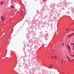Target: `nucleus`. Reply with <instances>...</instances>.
Instances as JSON below:
<instances>
[{"label":"nucleus","mask_w":74,"mask_h":74,"mask_svg":"<svg viewBox=\"0 0 74 74\" xmlns=\"http://www.w3.org/2000/svg\"><path fill=\"white\" fill-rule=\"evenodd\" d=\"M74 35V33H73L72 34L70 35H68V37H69V38H70V37H71V36H73V35Z\"/></svg>","instance_id":"obj_1"},{"label":"nucleus","mask_w":74,"mask_h":74,"mask_svg":"<svg viewBox=\"0 0 74 74\" xmlns=\"http://www.w3.org/2000/svg\"><path fill=\"white\" fill-rule=\"evenodd\" d=\"M59 18L56 19V21H57V27H58V21H59Z\"/></svg>","instance_id":"obj_2"},{"label":"nucleus","mask_w":74,"mask_h":74,"mask_svg":"<svg viewBox=\"0 0 74 74\" xmlns=\"http://www.w3.org/2000/svg\"><path fill=\"white\" fill-rule=\"evenodd\" d=\"M59 15H60V14H59V13H58L57 14V18L56 19H57V18H58V17H59Z\"/></svg>","instance_id":"obj_3"},{"label":"nucleus","mask_w":74,"mask_h":74,"mask_svg":"<svg viewBox=\"0 0 74 74\" xmlns=\"http://www.w3.org/2000/svg\"><path fill=\"white\" fill-rule=\"evenodd\" d=\"M1 18L2 21H4V18L3 17V16H1Z\"/></svg>","instance_id":"obj_4"},{"label":"nucleus","mask_w":74,"mask_h":74,"mask_svg":"<svg viewBox=\"0 0 74 74\" xmlns=\"http://www.w3.org/2000/svg\"><path fill=\"white\" fill-rule=\"evenodd\" d=\"M66 58H67L69 60V62H71L72 61V60H70V59H69V58H68V57H66Z\"/></svg>","instance_id":"obj_5"},{"label":"nucleus","mask_w":74,"mask_h":74,"mask_svg":"<svg viewBox=\"0 0 74 74\" xmlns=\"http://www.w3.org/2000/svg\"><path fill=\"white\" fill-rule=\"evenodd\" d=\"M67 47L69 49H70V47L69 46V45H67Z\"/></svg>","instance_id":"obj_6"},{"label":"nucleus","mask_w":74,"mask_h":74,"mask_svg":"<svg viewBox=\"0 0 74 74\" xmlns=\"http://www.w3.org/2000/svg\"><path fill=\"white\" fill-rule=\"evenodd\" d=\"M55 49V48L54 47V45H53V51H54Z\"/></svg>","instance_id":"obj_7"},{"label":"nucleus","mask_w":74,"mask_h":74,"mask_svg":"<svg viewBox=\"0 0 74 74\" xmlns=\"http://www.w3.org/2000/svg\"><path fill=\"white\" fill-rule=\"evenodd\" d=\"M3 3H4V2L3 1H2L1 2V5H3Z\"/></svg>","instance_id":"obj_8"},{"label":"nucleus","mask_w":74,"mask_h":74,"mask_svg":"<svg viewBox=\"0 0 74 74\" xmlns=\"http://www.w3.org/2000/svg\"><path fill=\"white\" fill-rule=\"evenodd\" d=\"M70 56H72L73 57H74V55H71V54H70Z\"/></svg>","instance_id":"obj_9"},{"label":"nucleus","mask_w":74,"mask_h":74,"mask_svg":"<svg viewBox=\"0 0 74 74\" xmlns=\"http://www.w3.org/2000/svg\"><path fill=\"white\" fill-rule=\"evenodd\" d=\"M57 34H56L57 35H58L59 34V32H57Z\"/></svg>","instance_id":"obj_10"},{"label":"nucleus","mask_w":74,"mask_h":74,"mask_svg":"<svg viewBox=\"0 0 74 74\" xmlns=\"http://www.w3.org/2000/svg\"><path fill=\"white\" fill-rule=\"evenodd\" d=\"M11 7L12 8H14L13 7V6H12V5H11Z\"/></svg>","instance_id":"obj_11"},{"label":"nucleus","mask_w":74,"mask_h":74,"mask_svg":"<svg viewBox=\"0 0 74 74\" xmlns=\"http://www.w3.org/2000/svg\"><path fill=\"white\" fill-rule=\"evenodd\" d=\"M51 66H52V65H51L50 66H49V67H51Z\"/></svg>","instance_id":"obj_12"},{"label":"nucleus","mask_w":74,"mask_h":74,"mask_svg":"<svg viewBox=\"0 0 74 74\" xmlns=\"http://www.w3.org/2000/svg\"><path fill=\"white\" fill-rule=\"evenodd\" d=\"M64 43H62V46H64Z\"/></svg>","instance_id":"obj_13"},{"label":"nucleus","mask_w":74,"mask_h":74,"mask_svg":"<svg viewBox=\"0 0 74 74\" xmlns=\"http://www.w3.org/2000/svg\"><path fill=\"white\" fill-rule=\"evenodd\" d=\"M69 50L70 52H71V50H70V49H69Z\"/></svg>","instance_id":"obj_14"},{"label":"nucleus","mask_w":74,"mask_h":74,"mask_svg":"<svg viewBox=\"0 0 74 74\" xmlns=\"http://www.w3.org/2000/svg\"><path fill=\"white\" fill-rule=\"evenodd\" d=\"M51 58L52 59H53V56H52L51 57Z\"/></svg>","instance_id":"obj_15"},{"label":"nucleus","mask_w":74,"mask_h":74,"mask_svg":"<svg viewBox=\"0 0 74 74\" xmlns=\"http://www.w3.org/2000/svg\"><path fill=\"white\" fill-rule=\"evenodd\" d=\"M71 45H74V43H71Z\"/></svg>","instance_id":"obj_16"},{"label":"nucleus","mask_w":74,"mask_h":74,"mask_svg":"<svg viewBox=\"0 0 74 74\" xmlns=\"http://www.w3.org/2000/svg\"><path fill=\"white\" fill-rule=\"evenodd\" d=\"M69 30V29H67L66 30V32H67V31Z\"/></svg>","instance_id":"obj_17"},{"label":"nucleus","mask_w":74,"mask_h":74,"mask_svg":"<svg viewBox=\"0 0 74 74\" xmlns=\"http://www.w3.org/2000/svg\"><path fill=\"white\" fill-rule=\"evenodd\" d=\"M73 61H74V59H73Z\"/></svg>","instance_id":"obj_18"},{"label":"nucleus","mask_w":74,"mask_h":74,"mask_svg":"<svg viewBox=\"0 0 74 74\" xmlns=\"http://www.w3.org/2000/svg\"><path fill=\"white\" fill-rule=\"evenodd\" d=\"M55 58H56V56H55Z\"/></svg>","instance_id":"obj_19"},{"label":"nucleus","mask_w":74,"mask_h":74,"mask_svg":"<svg viewBox=\"0 0 74 74\" xmlns=\"http://www.w3.org/2000/svg\"><path fill=\"white\" fill-rule=\"evenodd\" d=\"M70 25H71V24H70Z\"/></svg>","instance_id":"obj_20"},{"label":"nucleus","mask_w":74,"mask_h":74,"mask_svg":"<svg viewBox=\"0 0 74 74\" xmlns=\"http://www.w3.org/2000/svg\"><path fill=\"white\" fill-rule=\"evenodd\" d=\"M45 64H46V63H45Z\"/></svg>","instance_id":"obj_21"},{"label":"nucleus","mask_w":74,"mask_h":74,"mask_svg":"<svg viewBox=\"0 0 74 74\" xmlns=\"http://www.w3.org/2000/svg\"><path fill=\"white\" fill-rule=\"evenodd\" d=\"M73 31H74V29L73 30Z\"/></svg>","instance_id":"obj_22"},{"label":"nucleus","mask_w":74,"mask_h":74,"mask_svg":"<svg viewBox=\"0 0 74 74\" xmlns=\"http://www.w3.org/2000/svg\"><path fill=\"white\" fill-rule=\"evenodd\" d=\"M56 58H57V57H56Z\"/></svg>","instance_id":"obj_23"}]
</instances>
